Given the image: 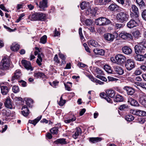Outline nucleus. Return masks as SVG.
<instances>
[{"label": "nucleus", "mask_w": 146, "mask_h": 146, "mask_svg": "<svg viewBox=\"0 0 146 146\" xmlns=\"http://www.w3.org/2000/svg\"><path fill=\"white\" fill-rule=\"evenodd\" d=\"M10 61L9 58L4 57L1 60L0 64V68L3 69L5 71L7 70L10 65Z\"/></svg>", "instance_id": "nucleus-5"}, {"label": "nucleus", "mask_w": 146, "mask_h": 146, "mask_svg": "<svg viewBox=\"0 0 146 146\" xmlns=\"http://www.w3.org/2000/svg\"><path fill=\"white\" fill-rule=\"evenodd\" d=\"M116 63L118 64L121 65L126 61V58L123 54H119L117 55L115 57Z\"/></svg>", "instance_id": "nucleus-7"}, {"label": "nucleus", "mask_w": 146, "mask_h": 146, "mask_svg": "<svg viewBox=\"0 0 146 146\" xmlns=\"http://www.w3.org/2000/svg\"><path fill=\"white\" fill-rule=\"evenodd\" d=\"M5 106L7 108L11 109L13 108V103L9 97H7L4 103Z\"/></svg>", "instance_id": "nucleus-12"}, {"label": "nucleus", "mask_w": 146, "mask_h": 146, "mask_svg": "<svg viewBox=\"0 0 146 146\" xmlns=\"http://www.w3.org/2000/svg\"><path fill=\"white\" fill-rule=\"evenodd\" d=\"M135 64L134 61L131 59H128L125 64V66L127 69L131 70L135 67Z\"/></svg>", "instance_id": "nucleus-8"}, {"label": "nucleus", "mask_w": 146, "mask_h": 146, "mask_svg": "<svg viewBox=\"0 0 146 146\" xmlns=\"http://www.w3.org/2000/svg\"><path fill=\"white\" fill-rule=\"evenodd\" d=\"M125 119L128 121H130L133 120L134 118V117L131 115H127L125 116Z\"/></svg>", "instance_id": "nucleus-42"}, {"label": "nucleus", "mask_w": 146, "mask_h": 146, "mask_svg": "<svg viewBox=\"0 0 146 146\" xmlns=\"http://www.w3.org/2000/svg\"><path fill=\"white\" fill-rule=\"evenodd\" d=\"M136 2L140 7L145 6V3L143 0H136Z\"/></svg>", "instance_id": "nucleus-44"}, {"label": "nucleus", "mask_w": 146, "mask_h": 146, "mask_svg": "<svg viewBox=\"0 0 146 146\" xmlns=\"http://www.w3.org/2000/svg\"><path fill=\"white\" fill-rule=\"evenodd\" d=\"M66 102L65 100L62 99V97L61 96L60 98V100L58 103V104L61 106H63L65 103Z\"/></svg>", "instance_id": "nucleus-52"}, {"label": "nucleus", "mask_w": 146, "mask_h": 146, "mask_svg": "<svg viewBox=\"0 0 146 146\" xmlns=\"http://www.w3.org/2000/svg\"><path fill=\"white\" fill-rule=\"evenodd\" d=\"M137 115L140 116H146V112L145 111L138 110Z\"/></svg>", "instance_id": "nucleus-41"}, {"label": "nucleus", "mask_w": 146, "mask_h": 146, "mask_svg": "<svg viewBox=\"0 0 146 146\" xmlns=\"http://www.w3.org/2000/svg\"><path fill=\"white\" fill-rule=\"evenodd\" d=\"M138 121L141 124L144 123L146 121L145 119L144 118L140 117L138 119Z\"/></svg>", "instance_id": "nucleus-56"}, {"label": "nucleus", "mask_w": 146, "mask_h": 146, "mask_svg": "<svg viewBox=\"0 0 146 146\" xmlns=\"http://www.w3.org/2000/svg\"><path fill=\"white\" fill-rule=\"evenodd\" d=\"M21 73L20 70H17L14 73V75L12 77V80L13 81L15 79L19 78L21 76Z\"/></svg>", "instance_id": "nucleus-15"}, {"label": "nucleus", "mask_w": 146, "mask_h": 146, "mask_svg": "<svg viewBox=\"0 0 146 146\" xmlns=\"http://www.w3.org/2000/svg\"><path fill=\"white\" fill-rule=\"evenodd\" d=\"M93 51L94 54L97 55L103 56L105 54V51L103 50L98 48L94 49Z\"/></svg>", "instance_id": "nucleus-18"}, {"label": "nucleus", "mask_w": 146, "mask_h": 146, "mask_svg": "<svg viewBox=\"0 0 146 146\" xmlns=\"http://www.w3.org/2000/svg\"><path fill=\"white\" fill-rule=\"evenodd\" d=\"M1 92L3 95H5L7 94L9 91V88L7 86H1Z\"/></svg>", "instance_id": "nucleus-17"}, {"label": "nucleus", "mask_w": 146, "mask_h": 146, "mask_svg": "<svg viewBox=\"0 0 146 146\" xmlns=\"http://www.w3.org/2000/svg\"><path fill=\"white\" fill-rule=\"evenodd\" d=\"M21 111L22 114L24 116H27L29 114V110L27 106H24L22 108Z\"/></svg>", "instance_id": "nucleus-19"}, {"label": "nucleus", "mask_w": 146, "mask_h": 146, "mask_svg": "<svg viewBox=\"0 0 146 146\" xmlns=\"http://www.w3.org/2000/svg\"><path fill=\"white\" fill-rule=\"evenodd\" d=\"M47 36L44 35L40 39V42L43 44H44L46 41Z\"/></svg>", "instance_id": "nucleus-49"}, {"label": "nucleus", "mask_w": 146, "mask_h": 146, "mask_svg": "<svg viewBox=\"0 0 146 146\" xmlns=\"http://www.w3.org/2000/svg\"><path fill=\"white\" fill-rule=\"evenodd\" d=\"M108 78L109 81H113L117 80V79L111 76H108Z\"/></svg>", "instance_id": "nucleus-63"}, {"label": "nucleus", "mask_w": 146, "mask_h": 146, "mask_svg": "<svg viewBox=\"0 0 146 146\" xmlns=\"http://www.w3.org/2000/svg\"><path fill=\"white\" fill-rule=\"evenodd\" d=\"M76 117H74L72 119L64 120V122L66 123H70L72 122H73V121H75L76 120Z\"/></svg>", "instance_id": "nucleus-51"}, {"label": "nucleus", "mask_w": 146, "mask_h": 146, "mask_svg": "<svg viewBox=\"0 0 146 146\" xmlns=\"http://www.w3.org/2000/svg\"><path fill=\"white\" fill-rule=\"evenodd\" d=\"M33 100L31 99H28L26 101V104L29 107H31L33 104Z\"/></svg>", "instance_id": "nucleus-43"}, {"label": "nucleus", "mask_w": 146, "mask_h": 146, "mask_svg": "<svg viewBox=\"0 0 146 146\" xmlns=\"http://www.w3.org/2000/svg\"><path fill=\"white\" fill-rule=\"evenodd\" d=\"M94 70L95 72H96L97 74H99L103 75V73L102 70L96 67H94Z\"/></svg>", "instance_id": "nucleus-45"}, {"label": "nucleus", "mask_w": 146, "mask_h": 146, "mask_svg": "<svg viewBox=\"0 0 146 146\" xmlns=\"http://www.w3.org/2000/svg\"><path fill=\"white\" fill-rule=\"evenodd\" d=\"M128 102L130 103V104L132 106H138L139 104L138 102L134 99L129 97L128 99Z\"/></svg>", "instance_id": "nucleus-20"}, {"label": "nucleus", "mask_w": 146, "mask_h": 146, "mask_svg": "<svg viewBox=\"0 0 146 146\" xmlns=\"http://www.w3.org/2000/svg\"><path fill=\"white\" fill-rule=\"evenodd\" d=\"M48 2L47 0H42L39 3V7L42 10L44 11L45 8L48 7Z\"/></svg>", "instance_id": "nucleus-13"}, {"label": "nucleus", "mask_w": 146, "mask_h": 146, "mask_svg": "<svg viewBox=\"0 0 146 146\" xmlns=\"http://www.w3.org/2000/svg\"><path fill=\"white\" fill-rule=\"evenodd\" d=\"M123 100V97L120 95H117L114 99V101L116 102H122Z\"/></svg>", "instance_id": "nucleus-36"}, {"label": "nucleus", "mask_w": 146, "mask_h": 146, "mask_svg": "<svg viewBox=\"0 0 146 146\" xmlns=\"http://www.w3.org/2000/svg\"><path fill=\"white\" fill-rule=\"evenodd\" d=\"M97 9L96 8L91 9V7L89 9L88 11H86V13L88 15L90 14H92V15H95L97 12Z\"/></svg>", "instance_id": "nucleus-26"}, {"label": "nucleus", "mask_w": 146, "mask_h": 146, "mask_svg": "<svg viewBox=\"0 0 146 146\" xmlns=\"http://www.w3.org/2000/svg\"><path fill=\"white\" fill-rule=\"evenodd\" d=\"M110 21L108 19L104 17H101L97 19L95 23L97 25L104 26L110 23Z\"/></svg>", "instance_id": "nucleus-4"}, {"label": "nucleus", "mask_w": 146, "mask_h": 146, "mask_svg": "<svg viewBox=\"0 0 146 146\" xmlns=\"http://www.w3.org/2000/svg\"><path fill=\"white\" fill-rule=\"evenodd\" d=\"M118 7H119L116 5L112 4L109 6L108 8L110 11H113L115 10H117L118 9Z\"/></svg>", "instance_id": "nucleus-34"}, {"label": "nucleus", "mask_w": 146, "mask_h": 146, "mask_svg": "<svg viewBox=\"0 0 146 146\" xmlns=\"http://www.w3.org/2000/svg\"><path fill=\"white\" fill-rule=\"evenodd\" d=\"M36 50L35 51V55L36 56L37 55V58L36 60V63L39 66L42 65L41 62H42V58L44 56V54L40 51L39 48L36 47L35 48Z\"/></svg>", "instance_id": "nucleus-3"}, {"label": "nucleus", "mask_w": 146, "mask_h": 146, "mask_svg": "<svg viewBox=\"0 0 146 146\" xmlns=\"http://www.w3.org/2000/svg\"><path fill=\"white\" fill-rule=\"evenodd\" d=\"M88 44L90 46L96 47L98 46V44L96 41L93 40H91L88 41Z\"/></svg>", "instance_id": "nucleus-31"}, {"label": "nucleus", "mask_w": 146, "mask_h": 146, "mask_svg": "<svg viewBox=\"0 0 146 146\" xmlns=\"http://www.w3.org/2000/svg\"><path fill=\"white\" fill-rule=\"evenodd\" d=\"M127 105L125 104H123L119 106V109L120 110H123V109H124L125 108H127Z\"/></svg>", "instance_id": "nucleus-59"}, {"label": "nucleus", "mask_w": 146, "mask_h": 146, "mask_svg": "<svg viewBox=\"0 0 146 146\" xmlns=\"http://www.w3.org/2000/svg\"><path fill=\"white\" fill-rule=\"evenodd\" d=\"M39 20L44 21L46 19V16L45 14L41 13H38Z\"/></svg>", "instance_id": "nucleus-39"}, {"label": "nucleus", "mask_w": 146, "mask_h": 146, "mask_svg": "<svg viewBox=\"0 0 146 146\" xmlns=\"http://www.w3.org/2000/svg\"><path fill=\"white\" fill-rule=\"evenodd\" d=\"M25 14L24 13H22V14H21L19 17L18 19H17L16 20V22L18 23L19 22L21 19L22 18L25 16Z\"/></svg>", "instance_id": "nucleus-62"}, {"label": "nucleus", "mask_w": 146, "mask_h": 146, "mask_svg": "<svg viewBox=\"0 0 146 146\" xmlns=\"http://www.w3.org/2000/svg\"><path fill=\"white\" fill-rule=\"evenodd\" d=\"M38 13H35L33 14L31 16V20H39Z\"/></svg>", "instance_id": "nucleus-38"}, {"label": "nucleus", "mask_w": 146, "mask_h": 146, "mask_svg": "<svg viewBox=\"0 0 146 146\" xmlns=\"http://www.w3.org/2000/svg\"><path fill=\"white\" fill-rule=\"evenodd\" d=\"M79 34L80 37L81 39L82 40L84 38L82 33V28L80 27L79 29Z\"/></svg>", "instance_id": "nucleus-55"}, {"label": "nucleus", "mask_w": 146, "mask_h": 146, "mask_svg": "<svg viewBox=\"0 0 146 146\" xmlns=\"http://www.w3.org/2000/svg\"><path fill=\"white\" fill-rule=\"evenodd\" d=\"M21 62L23 65L27 70H30L31 71L33 70V69L31 66V64L29 62L25 60H22Z\"/></svg>", "instance_id": "nucleus-10"}, {"label": "nucleus", "mask_w": 146, "mask_h": 146, "mask_svg": "<svg viewBox=\"0 0 146 146\" xmlns=\"http://www.w3.org/2000/svg\"><path fill=\"white\" fill-rule=\"evenodd\" d=\"M60 58L62 59V64H66L65 59L66 57L65 55L61 53L59 54Z\"/></svg>", "instance_id": "nucleus-40"}, {"label": "nucleus", "mask_w": 146, "mask_h": 146, "mask_svg": "<svg viewBox=\"0 0 146 146\" xmlns=\"http://www.w3.org/2000/svg\"><path fill=\"white\" fill-rule=\"evenodd\" d=\"M12 90L13 92L17 93L19 91V89L18 86H15L12 88Z\"/></svg>", "instance_id": "nucleus-50"}, {"label": "nucleus", "mask_w": 146, "mask_h": 146, "mask_svg": "<svg viewBox=\"0 0 146 146\" xmlns=\"http://www.w3.org/2000/svg\"><path fill=\"white\" fill-rule=\"evenodd\" d=\"M132 34L135 38L138 39L141 36V34L140 31L136 30L133 32Z\"/></svg>", "instance_id": "nucleus-25"}, {"label": "nucleus", "mask_w": 146, "mask_h": 146, "mask_svg": "<svg viewBox=\"0 0 146 146\" xmlns=\"http://www.w3.org/2000/svg\"><path fill=\"white\" fill-rule=\"evenodd\" d=\"M139 101L142 105L146 103V95L145 94L142 93L140 94Z\"/></svg>", "instance_id": "nucleus-22"}, {"label": "nucleus", "mask_w": 146, "mask_h": 146, "mask_svg": "<svg viewBox=\"0 0 146 146\" xmlns=\"http://www.w3.org/2000/svg\"><path fill=\"white\" fill-rule=\"evenodd\" d=\"M135 58L136 60L139 61H142L144 59V55L142 54H137Z\"/></svg>", "instance_id": "nucleus-37"}, {"label": "nucleus", "mask_w": 146, "mask_h": 146, "mask_svg": "<svg viewBox=\"0 0 146 146\" xmlns=\"http://www.w3.org/2000/svg\"><path fill=\"white\" fill-rule=\"evenodd\" d=\"M119 36L120 38L124 40H126L132 38L131 34L125 31L122 32L119 34Z\"/></svg>", "instance_id": "nucleus-9"}, {"label": "nucleus", "mask_w": 146, "mask_h": 146, "mask_svg": "<svg viewBox=\"0 0 146 146\" xmlns=\"http://www.w3.org/2000/svg\"><path fill=\"white\" fill-rule=\"evenodd\" d=\"M115 71L117 74L120 75H122L124 73L123 68L119 66H116L115 68Z\"/></svg>", "instance_id": "nucleus-27"}, {"label": "nucleus", "mask_w": 146, "mask_h": 146, "mask_svg": "<svg viewBox=\"0 0 146 146\" xmlns=\"http://www.w3.org/2000/svg\"><path fill=\"white\" fill-rule=\"evenodd\" d=\"M141 73V71L137 69L135 71L133 74L137 76L140 75Z\"/></svg>", "instance_id": "nucleus-60"}, {"label": "nucleus", "mask_w": 146, "mask_h": 146, "mask_svg": "<svg viewBox=\"0 0 146 146\" xmlns=\"http://www.w3.org/2000/svg\"><path fill=\"white\" fill-rule=\"evenodd\" d=\"M104 70L108 73L110 74L112 73V70L111 67L108 65H105L104 66Z\"/></svg>", "instance_id": "nucleus-32"}, {"label": "nucleus", "mask_w": 146, "mask_h": 146, "mask_svg": "<svg viewBox=\"0 0 146 146\" xmlns=\"http://www.w3.org/2000/svg\"><path fill=\"white\" fill-rule=\"evenodd\" d=\"M104 37L106 40L110 42L113 41L115 37L114 35L110 33H107L104 34Z\"/></svg>", "instance_id": "nucleus-11"}, {"label": "nucleus", "mask_w": 146, "mask_h": 146, "mask_svg": "<svg viewBox=\"0 0 146 146\" xmlns=\"http://www.w3.org/2000/svg\"><path fill=\"white\" fill-rule=\"evenodd\" d=\"M58 128L57 127H54L50 130L51 133L53 134H57L58 133Z\"/></svg>", "instance_id": "nucleus-48"}, {"label": "nucleus", "mask_w": 146, "mask_h": 146, "mask_svg": "<svg viewBox=\"0 0 146 146\" xmlns=\"http://www.w3.org/2000/svg\"><path fill=\"white\" fill-rule=\"evenodd\" d=\"M56 142H57L58 143L61 144H66V142L65 141V139H60L56 140Z\"/></svg>", "instance_id": "nucleus-46"}, {"label": "nucleus", "mask_w": 146, "mask_h": 146, "mask_svg": "<svg viewBox=\"0 0 146 146\" xmlns=\"http://www.w3.org/2000/svg\"><path fill=\"white\" fill-rule=\"evenodd\" d=\"M142 16L143 19L146 21V9L144 10L142 12Z\"/></svg>", "instance_id": "nucleus-57"}, {"label": "nucleus", "mask_w": 146, "mask_h": 146, "mask_svg": "<svg viewBox=\"0 0 146 146\" xmlns=\"http://www.w3.org/2000/svg\"><path fill=\"white\" fill-rule=\"evenodd\" d=\"M111 0H99V3L100 5H104L109 3Z\"/></svg>", "instance_id": "nucleus-47"}, {"label": "nucleus", "mask_w": 146, "mask_h": 146, "mask_svg": "<svg viewBox=\"0 0 146 146\" xmlns=\"http://www.w3.org/2000/svg\"><path fill=\"white\" fill-rule=\"evenodd\" d=\"M129 16L125 12H120L118 13L116 16L117 21L120 23H124L126 22L128 19Z\"/></svg>", "instance_id": "nucleus-2"}, {"label": "nucleus", "mask_w": 146, "mask_h": 146, "mask_svg": "<svg viewBox=\"0 0 146 146\" xmlns=\"http://www.w3.org/2000/svg\"><path fill=\"white\" fill-rule=\"evenodd\" d=\"M102 139L100 137H92L90 139V141L92 143H95L100 141Z\"/></svg>", "instance_id": "nucleus-35"}, {"label": "nucleus", "mask_w": 146, "mask_h": 146, "mask_svg": "<svg viewBox=\"0 0 146 146\" xmlns=\"http://www.w3.org/2000/svg\"><path fill=\"white\" fill-rule=\"evenodd\" d=\"M124 89L127 91V94L129 95H131L135 92L134 90L130 87L126 86L124 87Z\"/></svg>", "instance_id": "nucleus-24"}, {"label": "nucleus", "mask_w": 146, "mask_h": 146, "mask_svg": "<svg viewBox=\"0 0 146 146\" xmlns=\"http://www.w3.org/2000/svg\"><path fill=\"white\" fill-rule=\"evenodd\" d=\"M131 9L132 12L131 11L130 15L133 19H138L139 16V11L137 7L135 5H131Z\"/></svg>", "instance_id": "nucleus-6"}, {"label": "nucleus", "mask_w": 146, "mask_h": 146, "mask_svg": "<svg viewBox=\"0 0 146 146\" xmlns=\"http://www.w3.org/2000/svg\"><path fill=\"white\" fill-rule=\"evenodd\" d=\"M34 76L37 78H44L46 77V75L44 73L39 72L35 73Z\"/></svg>", "instance_id": "nucleus-29"}, {"label": "nucleus", "mask_w": 146, "mask_h": 146, "mask_svg": "<svg viewBox=\"0 0 146 146\" xmlns=\"http://www.w3.org/2000/svg\"><path fill=\"white\" fill-rule=\"evenodd\" d=\"M138 110H132L130 111V113L133 114L138 115H137Z\"/></svg>", "instance_id": "nucleus-64"}, {"label": "nucleus", "mask_w": 146, "mask_h": 146, "mask_svg": "<svg viewBox=\"0 0 146 146\" xmlns=\"http://www.w3.org/2000/svg\"><path fill=\"white\" fill-rule=\"evenodd\" d=\"M123 24H121L119 23H116L115 26V28L116 29H120L123 27Z\"/></svg>", "instance_id": "nucleus-54"}, {"label": "nucleus", "mask_w": 146, "mask_h": 146, "mask_svg": "<svg viewBox=\"0 0 146 146\" xmlns=\"http://www.w3.org/2000/svg\"><path fill=\"white\" fill-rule=\"evenodd\" d=\"M81 8L82 9H86V11H88L89 9L90 8V4L88 2H86L85 1L82 2L80 5Z\"/></svg>", "instance_id": "nucleus-14"}, {"label": "nucleus", "mask_w": 146, "mask_h": 146, "mask_svg": "<svg viewBox=\"0 0 146 146\" xmlns=\"http://www.w3.org/2000/svg\"><path fill=\"white\" fill-rule=\"evenodd\" d=\"M137 85L143 88L146 89V83H137Z\"/></svg>", "instance_id": "nucleus-53"}, {"label": "nucleus", "mask_w": 146, "mask_h": 146, "mask_svg": "<svg viewBox=\"0 0 146 146\" xmlns=\"http://www.w3.org/2000/svg\"><path fill=\"white\" fill-rule=\"evenodd\" d=\"M54 61L57 63H59L60 62L59 60H58L57 54H56L55 55L54 58Z\"/></svg>", "instance_id": "nucleus-61"}, {"label": "nucleus", "mask_w": 146, "mask_h": 146, "mask_svg": "<svg viewBox=\"0 0 146 146\" xmlns=\"http://www.w3.org/2000/svg\"><path fill=\"white\" fill-rule=\"evenodd\" d=\"M123 52L125 54H129L132 52V50L129 47L125 46L123 47L122 48Z\"/></svg>", "instance_id": "nucleus-21"}, {"label": "nucleus", "mask_w": 146, "mask_h": 146, "mask_svg": "<svg viewBox=\"0 0 146 146\" xmlns=\"http://www.w3.org/2000/svg\"><path fill=\"white\" fill-rule=\"evenodd\" d=\"M146 41L144 40L138 43L139 45L135 46V52L136 54H143L146 53Z\"/></svg>", "instance_id": "nucleus-1"}, {"label": "nucleus", "mask_w": 146, "mask_h": 146, "mask_svg": "<svg viewBox=\"0 0 146 146\" xmlns=\"http://www.w3.org/2000/svg\"><path fill=\"white\" fill-rule=\"evenodd\" d=\"M41 117L42 116H40L34 120H29V123L32 124L35 126L38 121L41 119Z\"/></svg>", "instance_id": "nucleus-30"}, {"label": "nucleus", "mask_w": 146, "mask_h": 146, "mask_svg": "<svg viewBox=\"0 0 146 146\" xmlns=\"http://www.w3.org/2000/svg\"><path fill=\"white\" fill-rule=\"evenodd\" d=\"M75 130L76 131L74 134L73 135L72 137L74 139H76L80 134L81 133L82 131L81 128L79 127H77Z\"/></svg>", "instance_id": "nucleus-23"}, {"label": "nucleus", "mask_w": 146, "mask_h": 146, "mask_svg": "<svg viewBox=\"0 0 146 146\" xmlns=\"http://www.w3.org/2000/svg\"><path fill=\"white\" fill-rule=\"evenodd\" d=\"M106 93L108 96L111 98L113 97L115 94L114 91L111 90H107L106 92Z\"/></svg>", "instance_id": "nucleus-33"}, {"label": "nucleus", "mask_w": 146, "mask_h": 146, "mask_svg": "<svg viewBox=\"0 0 146 146\" xmlns=\"http://www.w3.org/2000/svg\"><path fill=\"white\" fill-rule=\"evenodd\" d=\"M138 25L137 21H135L133 19L131 20L127 24L128 27L131 28L136 27Z\"/></svg>", "instance_id": "nucleus-16"}, {"label": "nucleus", "mask_w": 146, "mask_h": 146, "mask_svg": "<svg viewBox=\"0 0 146 146\" xmlns=\"http://www.w3.org/2000/svg\"><path fill=\"white\" fill-rule=\"evenodd\" d=\"M85 24L87 26H89L92 24V21L89 19H87L85 21Z\"/></svg>", "instance_id": "nucleus-58"}, {"label": "nucleus", "mask_w": 146, "mask_h": 146, "mask_svg": "<svg viewBox=\"0 0 146 146\" xmlns=\"http://www.w3.org/2000/svg\"><path fill=\"white\" fill-rule=\"evenodd\" d=\"M19 47L20 46L19 44H16L15 43H13L11 46V49L12 51L15 52L19 50Z\"/></svg>", "instance_id": "nucleus-28"}]
</instances>
